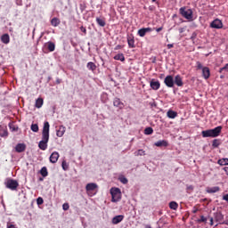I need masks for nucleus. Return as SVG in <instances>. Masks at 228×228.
<instances>
[{
	"label": "nucleus",
	"mask_w": 228,
	"mask_h": 228,
	"mask_svg": "<svg viewBox=\"0 0 228 228\" xmlns=\"http://www.w3.org/2000/svg\"><path fill=\"white\" fill-rule=\"evenodd\" d=\"M218 165H220L221 167H224L225 165H228V159H220L217 161Z\"/></svg>",
	"instance_id": "nucleus-33"
},
{
	"label": "nucleus",
	"mask_w": 228,
	"mask_h": 228,
	"mask_svg": "<svg viewBox=\"0 0 228 228\" xmlns=\"http://www.w3.org/2000/svg\"><path fill=\"white\" fill-rule=\"evenodd\" d=\"M61 167L64 170H69V164H67V161H62Z\"/></svg>",
	"instance_id": "nucleus-40"
},
{
	"label": "nucleus",
	"mask_w": 228,
	"mask_h": 228,
	"mask_svg": "<svg viewBox=\"0 0 228 228\" xmlns=\"http://www.w3.org/2000/svg\"><path fill=\"white\" fill-rule=\"evenodd\" d=\"M88 70H92V72H94V70H97V65L95 63L90 61L86 65Z\"/></svg>",
	"instance_id": "nucleus-25"
},
{
	"label": "nucleus",
	"mask_w": 228,
	"mask_h": 228,
	"mask_svg": "<svg viewBox=\"0 0 228 228\" xmlns=\"http://www.w3.org/2000/svg\"><path fill=\"white\" fill-rule=\"evenodd\" d=\"M175 85L176 86H183L184 83L183 82V77H181V75H176L174 79Z\"/></svg>",
	"instance_id": "nucleus-15"
},
{
	"label": "nucleus",
	"mask_w": 228,
	"mask_h": 228,
	"mask_svg": "<svg viewBox=\"0 0 228 228\" xmlns=\"http://www.w3.org/2000/svg\"><path fill=\"white\" fill-rule=\"evenodd\" d=\"M80 31H82V33H84V35H86V28L85 27H80Z\"/></svg>",
	"instance_id": "nucleus-44"
},
{
	"label": "nucleus",
	"mask_w": 228,
	"mask_h": 228,
	"mask_svg": "<svg viewBox=\"0 0 228 228\" xmlns=\"http://www.w3.org/2000/svg\"><path fill=\"white\" fill-rule=\"evenodd\" d=\"M179 13L187 20H193V11L191 9L186 11V7H181L179 9Z\"/></svg>",
	"instance_id": "nucleus-4"
},
{
	"label": "nucleus",
	"mask_w": 228,
	"mask_h": 228,
	"mask_svg": "<svg viewBox=\"0 0 228 228\" xmlns=\"http://www.w3.org/2000/svg\"><path fill=\"white\" fill-rule=\"evenodd\" d=\"M152 133H154V130L152 129V127H146L144 129V134H152Z\"/></svg>",
	"instance_id": "nucleus-37"
},
{
	"label": "nucleus",
	"mask_w": 228,
	"mask_h": 228,
	"mask_svg": "<svg viewBox=\"0 0 228 228\" xmlns=\"http://www.w3.org/2000/svg\"><path fill=\"white\" fill-rule=\"evenodd\" d=\"M86 190L88 195H90L91 191H94V190H97V183H87L86 186Z\"/></svg>",
	"instance_id": "nucleus-11"
},
{
	"label": "nucleus",
	"mask_w": 228,
	"mask_h": 228,
	"mask_svg": "<svg viewBox=\"0 0 228 228\" xmlns=\"http://www.w3.org/2000/svg\"><path fill=\"white\" fill-rule=\"evenodd\" d=\"M49 123L45 121L42 131V140L38 143V147L41 151L47 150V143H49Z\"/></svg>",
	"instance_id": "nucleus-1"
},
{
	"label": "nucleus",
	"mask_w": 228,
	"mask_h": 228,
	"mask_svg": "<svg viewBox=\"0 0 228 228\" xmlns=\"http://www.w3.org/2000/svg\"><path fill=\"white\" fill-rule=\"evenodd\" d=\"M223 200H226V202H228V194L223 196Z\"/></svg>",
	"instance_id": "nucleus-48"
},
{
	"label": "nucleus",
	"mask_w": 228,
	"mask_h": 228,
	"mask_svg": "<svg viewBox=\"0 0 228 228\" xmlns=\"http://www.w3.org/2000/svg\"><path fill=\"white\" fill-rule=\"evenodd\" d=\"M92 195H94V194H91V197H92Z\"/></svg>",
	"instance_id": "nucleus-60"
},
{
	"label": "nucleus",
	"mask_w": 228,
	"mask_h": 228,
	"mask_svg": "<svg viewBox=\"0 0 228 228\" xmlns=\"http://www.w3.org/2000/svg\"><path fill=\"white\" fill-rule=\"evenodd\" d=\"M61 22V21L56 17L53 18L51 20V24H52V26H53V28H58V26H60Z\"/></svg>",
	"instance_id": "nucleus-24"
},
{
	"label": "nucleus",
	"mask_w": 228,
	"mask_h": 228,
	"mask_svg": "<svg viewBox=\"0 0 228 228\" xmlns=\"http://www.w3.org/2000/svg\"><path fill=\"white\" fill-rule=\"evenodd\" d=\"M220 133H222L221 126L213 129L203 130L201 135L203 138H216V136H220Z\"/></svg>",
	"instance_id": "nucleus-2"
},
{
	"label": "nucleus",
	"mask_w": 228,
	"mask_h": 228,
	"mask_svg": "<svg viewBox=\"0 0 228 228\" xmlns=\"http://www.w3.org/2000/svg\"><path fill=\"white\" fill-rule=\"evenodd\" d=\"M110 195L112 197L111 202H118L122 199V192L120 189L117 187L110 189Z\"/></svg>",
	"instance_id": "nucleus-3"
},
{
	"label": "nucleus",
	"mask_w": 228,
	"mask_h": 228,
	"mask_svg": "<svg viewBox=\"0 0 228 228\" xmlns=\"http://www.w3.org/2000/svg\"><path fill=\"white\" fill-rule=\"evenodd\" d=\"M210 28L213 29H222L224 28V23L219 19H216L210 23Z\"/></svg>",
	"instance_id": "nucleus-6"
},
{
	"label": "nucleus",
	"mask_w": 228,
	"mask_h": 228,
	"mask_svg": "<svg viewBox=\"0 0 228 228\" xmlns=\"http://www.w3.org/2000/svg\"><path fill=\"white\" fill-rule=\"evenodd\" d=\"M126 40H127L128 47L130 49H134V47H136V45H134V36L133 34L128 35L126 37Z\"/></svg>",
	"instance_id": "nucleus-9"
},
{
	"label": "nucleus",
	"mask_w": 228,
	"mask_h": 228,
	"mask_svg": "<svg viewBox=\"0 0 228 228\" xmlns=\"http://www.w3.org/2000/svg\"><path fill=\"white\" fill-rule=\"evenodd\" d=\"M119 181H120V183H122L123 184H127V178H126V177H121V178H119Z\"/></svg>",
	"instance_id": "nucleus-43"
},
{
	"label": "nucleus",
	"mask_w": 228,
	"mask_h": 228,
	"mask_svg": "<svg viewBox=\"0 0 228 228\" xmlns=\"http://www.w3.org/2000/svg\"><path fill=\"white\" fill-rule=\"evenodd\" d=\"M199 211V208L197 207H193L192 213L195 215Z\"/></svg>",
	"instance_id": "nucleus-49"
},
{
	"label": "nucleus",
	"mask_w": 228,
	"mask_h": 228,
	"mask_svg": "<svg viewBox=\"0 0 228 228\" xmlns=\"http://www.w3.org/2000/svg\"><path fill=\"white\" fill-rule=\"evenodd\" d=\"M57 83L60 85V81L58 80Z\"/></svg>",
	"instance_id": "nucleus-59"
},
{
	"label": "nucleus",
	"mask_w": 228,
	"mask_h": 228,
	"mask_svg": "<svg viewBox=\"0 0 228 228\" xmlns=\"http://www.w3.org/2000/svg\"><path fill=\"white\" fill-rule=\"evenodd\" d=\"M185 30H186V28H179V33H184Z\"/></svg>",
	"instance_id": "nucleus-51"
},
{
	"label": "nucleus",
	"mask_w": 228,
	"mask_h": 228,
	"mask_svg": "<svg viewBox=\"0 0 228 228\" xmlns=\"http://www.w3.org/2000/svg\"><path fill=\"white\" fill-rule=\"evenodd\" d=\"M153 3H156L158 0H151Z\"/></svg>",
	"instance_id": "nucleus-58"
},
{
	"label": "nucleus",
	"mask_w": 228,
	"mask_h": 228,
	"mask_svg": "<svg viewBox=\"0 0 228 228\" xmlns=\"http://www.w3.org/2000/svg\"><path fill=\"white\" fill-rule=\"evenodd\" d=\"M224 77H225L224 75H221V76H220V78H221V79H224Z\"/></svg>",
	"instance_id": "nucleus-55"
},
{
	"label": "nucleus",
	"mask_w": 228,
	"mask_h": 228,
	"mask_svg": "<svg viewBox=\"0 0 228 228\" xmlns=\"http://www.w3.org/2000/svg\"><path fill=\"white\" fill-rule=\"evenodd\" d=\"M122 47H123L122 45H116V47L114 49H115V51H118V50L122 49Z\"/></svg>",
	"instance_id": "nucleus-46"
},
{
	"label": "nucleus",
	"mask_w": 228,
	"mask_h": 228,
	"mask_svg": "<svg viewBox=\"0 0 228 228\" xmlns=\"http://www.w3.org/2000/svg\"><path fill=\"white\" fill-rule=\"evenodd\" d=\"M40 174L43 177H47V175H49V173L47 172V167H42L40 170Z\"/></svg>",
	"instance_id": "nucleus-32"
},
{
	"label": "nucleus",
	"mask_w": 228,
	"mask_h": 228,
	"mask_svg": "<svg viewBox=\"0 0 228 228\" xmlns=\"http://www.w3.org/2000/svg\"><path fill=\"white\" fill-rule=\"evenodd\" d=\"M0 136L2 138L8 136V128L6 126H0Z\"/></svg>",
	"instance_id": "nucleus-16"
},
{
	"label": "nucleus",
	"mask_w": 228,
	"mask_h": 228,
	"mask_svg": "<svg viewBox=\"0 0 228 228\" xmlns=\"http://www.w3.org/2000/svg\"><path fill=\"white\" fill-rule=\"evenodd\" d=\"M151 31H153L151 28H142L138 30L137 35L143 37L147 33H151Z\"/></svg>",
	"instance_id": "nucleus-10"
},
{
	"label": "nucleus",
	"mask_w": 228,
	"mask_h": 228,
	"mask_svg": "<svg viewBox=\"0 0 228 228\" xmlns=\"http://www.w3.org/2000/svg\"><path fill=\"white\" fill-rule=\"evenodd\" d=\"M60 159V153L53 151L50 156V163H57Z\"/></svg>",
	"instance_id": "nucleus-12"
},
{
	"label": "nucleus",
	"mask_w": 228,
	"mask_h": 228,
	"mask_svg": "<svg viewBox=\"0 0 228 228\" xmlns=\"http://www.w3.org/2000/svg\"><path fill=\"white\" fill-rule=\"evenodd\" d=\"M96 22L98 26H101V28H104L106 26V20L104 18H96Z\"/></svg>",
	"instance_id": "nucleus-22"
},
{
	"label": "nucleus",
	"mask_w": 228,
	"mask_h": 228,
	"mask_svg": "<svg viewBox=\"0 0 228 228\" xmlns=\"http://www.w3.org/2000/svg\"><path fill=\"white\" fill-rule=\"evenodd\" d=\"M202 77H204V79H209V77H211V71L209 70V68L203 67Z\"/></svg>",
	"instance_id": "nucleus-13"
},
{
	"label": "nucleus",
	"mask_w": 228,
	"mask_h": 228,
	"mask_svg": "<svg viewBox=\"0 0 228 228\" xmlns=\"http://www.w3.org/2000/svg\"><path fill=\"white\" fill-rule=\"evenodd\" d=\"M37 206H42V204H44V199H42L41 197L37 198Z\"/></svg>",
	"instance_id": "nucleus-41"
},
{
	"label": "nucleus",
	"mask_w": 228,
	"mask_h": 228,
	"mask_svg": "<svg viewBox=\"0 0 228 228\" xmlns=\"http://www.w3.org/2000/svg\"><path fill=\"white\" fill-rule=\"evenodd\" d=\"M1 40L3 42V44H10V35L8 34H4L1 37Z\"/></svg>",
	"instance_id": "nucleus-26"
},
{
	"label": "nucleus",
	"mask_w": 228,
	"mask_h": 228,
	"mask_svg": "<svg viewBox=\"0 0 228 228\" xmlns=\"http://www.w3.org/2000/svg\"><path fill=\"white\" fill-rule=\"evenodd\" d=\"M5 186L9 190L15 191V190H17V188H19V182H17V180H14V179H9L6 181Z\"/></svg>",
	"instance_id": "nucleus-5"
},
{
	"label": "nucleus",
	"mask_w": 228,
	"mask_h": 228,
	"mask_svg": "<svg viewBox=\"0 0 228 228\" xmlns=\"http://www.w3.org/2000/svg\"><path fill=\"white\" fill-rule=\"evenodd\" d=\"M164 84L166 86H167V88H174V77L172 75L167 76L164 79Z\"/></svg>",
	"instance_id": "nucleus-7"
},
{
	"label": "nucleus",
	"mask_w": 228,
	"mask_h": 228,
	"mask_svg": "<svg viewBox=\"0 0 228 228\" xmlns=\"http://www.w3.org/2000/svg\"><path fill=\"white\" fill-rule=\"evenodd\" d=\"M114 60L118 61H126V57L124 56V53H118L114 56Z\"/></svg>",
	"instance_id": "nucleus-27"
},
{
	"label": "nucleus",
	"mask_w": 228,
	"mask_h": 228,
	"mask_svg": "<svg viewBox=\"0 0 228 228\" xmlns=\"http://www.w3.org/2000/svg\"><path fill=\"white\" fill-rule=\"evenodd\" d=\"M145 228H152V227H151V225H146V227Z\"/></svg>",
	"instance_id": "nucleus-57"
},
{
	"label": "nucleus",
	"mask_w": 228,
	"mask_h": 228,
	"mask_svg": "<svg viewBox=\"0 0 228 228\" xmlns=\"http://www.w3.org/2000/svg\"><path fill=\"white\" fill-rule=\"evenodd\" d=\"M135 156H145V151H143V150H138V151L135 152Z\"/></svg>",
	"instance_id": "nucleus-39"
},
{
	"label": "nucleus",
	"mask_w": 228,
	"mask_h": 228,
	"mask_svg": "<svg viewBox=\"0 0 228 228\" xmlns=\"http://www.w3.org/2000/svg\"><path fill=\"white\" fill-rule=\"evenodd\" d=\"M47 49H48V51H50V53H53L56 49V45L53 42H48L47 43Z\"/></svg>",
	"instance_id": "nucleus-28"
},
{
	"label": "nucleus",
	"mask_w": 228,
	"mask_h": 228,
	"mask_svg": "<svg viewBox=\"0 0 228 228\" xmlns=\"http://www.w3.org/2000/svg\"><path fill=\"white\" fill-rule=\"evenodd\" d=\"M156 147H168V142L162 140L155 142Z\"/></svg>",
	"instance_id": "nucleus-23"
},
{
	"label": "nucleus",
	"mask_w": 228,
	"mask_h": 228,
	"mask_svg": "<svg viewBox=\"0 0 228 228\" xmlns=\"http://www.w3.org/2000/svg\"><path fill=\"white\" fill-rule=\"evenodd\" d=\"M150 86L151 90H159V88H161V83H159V80L152 78L150 82Z\"/></svg>",
	"instance_id": "nucleus-8"
},
{
	"label": "nucleus",
	"mask_w": 228,
	"mask_h": 228,
	"mask_svg": "<svg viewBox=\"0 0 228 228\" xmlns=\"http://www.w3.org/2000/svg\"><path fill=\"white\" fill-rule=\"evenodd\" d=\"M214 218L216 222H222L224 221V215L222 214V212H216L214 213Z\"/></svg>",
	"instance_id": "nucleus-20"
},
{
	"label": "nucleus",
	"mask_w": 228,
	"mask_h": 228,
	"mask_svg": "<svg viewBox=\"0 0 228 228\" xmlns=\"http://www.w3.org/2000/svg\"><path fill=\"white\" fill-rule=\"evenodd\" d=\"M65 131H67V128L63 126V125L60 126L59 128L56 130V136L61 138V136L65 134Z\"/></svg>",
	"instance_id": "nucleus-14"
},
{
	"label": "nucleus",
	"mask_w": 228,
	"mask_h": 228,
	"mask_svg": "<svg viewBox=\"0 0 228 228\" xmlns=\"http://www.w3.org/2000/svg\"><path fill=\"white\" fill-rule=\"evenodd\" d=\"M113 105L116 108H119V110H122V108H124V103L120 101L119 98H115L113 101Z\"/></svg>",
	"instance_id": "nucleus-17"
},
{
	"label": "nucleus",
	"mask_w": 228,
	"mask_h": 228,
	"mask_svg": "<svg viewBox=\"0 0 228 228\" xmlns=\"http://www.w3.org/2000/svg\"><path fill=\"white\" fill-rule=\"evenodd\" d=\"M122 220H124L123 215L116 216L112 218V224L114 225H117V224H120V222H122Z\"/></svg>",
	"instance_id": "nucleus-18"
},
{
	"label": "nucleus",
	"mask_w": 228,
	"mask_h": 228,
	"mask_svg": "<svg viewBox=\"0 0 228 228\" xmlns=\"http://www.w3.org/2000/svg\"><path fill=\"white\" fill-rule=\"evenodd\" d=\"M42 106H44V99L38 98L36 100V108L40 109Z\"/></svg>",
	"instance_id": "nucleus-30"
},
{
	"label": "nucleus",
	"mask_w": 228,
	"mask_h": 228,
	"mask_svg": "<svg viewBox=\"0 0 228 228\" xmlns=\"http://www.w3.org/2000/svg\"><path fill=\"white\" fill-rule=\"evenodd\" d=\"M217 191H220V187L218 186L207 188V193H217Z\"/></svg>",
	"instance_id": "nucleus-21"
},
{
	"label": "nucleus",
	"mask_w": 228,
	"mask_h": 228,
	"mask_svg": "<svg viewBox=\"0 0 228 228\" xmlns=\"http://www.w3.org/2000/svg\"><path fill=\"white\" fill-rule=\"evenodd\" d=\"M220 146V140L218 139H214L212 142V147L215 149L218 148Z\"/></svg>",
	"instance_id": "nucleus-34"
},
{
	"label": "nucleus",
	"mask_w": 228,
	"mask_h": 228,
	"mask_svg": "<svg viewBox=\"0 0 228 228\" xmlns=\"http://www.w3.org/2000/svg\"><path fill=\"white\" fill-rule=\"evenodd\" d=\"M194 37H197V34L193 33L191 38H193Z\"/></svg>",
	"instance_id": "nucleus-56"
},
{
	"label": "nucleus",
	"mask_w": 228,
	"mask_h": 228,
	"mask_svg": "<svg viewBox=\"0 0 228 228\" xmlns=\"http://www.w3.org/2000/svg\"><path fill=\"white\" fill-rule=\"evenodd\" d=\"M31 131L33 133H38V125L37 124H32L30 126Z\"/></svg>",
	"instance_id": "nucleus-36"
},
{
	"label": "nucleus",
	"mask_w": 228,
	"mask_h": 228,
	"mask_svg": "<svg viewBox=\"0 0 228 228\" xmlns=\"http://www.w3.org/2000/svg\"><path fill=\"white\" fill-rule=\"evenodd\" d=\"M10 129H12V131H17L19 128L10 126Z\"/></svg>",
	"instance_id": "nucleus-52"
},
{
	"label": "nucleus",
	"mask_w": 228,
	"mask_h": 228,
	"mask_svg": "<svg viewBox=\"0 0 228 228\" xmlns=\"http://www.w3.org/2000/svg\"><path fill=\"white\" fill-rule=\"evenodd\" d=\"M197 69H204V68L202 67V63H200V61H198V62H197Z\"/></svg>",
	"instance_id": "nucleus-45"
},
{
	"label": "nucleus",
	"mask_w": 228,
	"mask_h": 228,
	"mask_svg": "<svg viewBox=\"0 0 228 228\" xmlns=\"http://www.w3.org/2000/svg\"><path fill=\"white\" fill-rule=\"evenodd\" d=\"M16 152H24L26 151V144L24 143H18L15 147Z\"/></svg>",
	"instance_id": "nucleus-19"
},
{
	"label": "nucleus",
	"mask_w": 228,
	"mask_h": 228,
	"mask_svg": "<svg viewBox=\"0 0 228 228\" xmlns=\"http://www.w3.org/2000/svg\"><path fill=\"white\" fill-rule=\"evenodd\" d=\"M7 228H17L15 224H10V223H7Z\"/></svg>",
	"instance_id": "nucleus-47"
},
{
	"label": "nucleus",
	"mask_w": 228,
	"mask_h": 228,
	"mask_svg": "<svg viewBox=\"0 0 228 228\" xmlns=\"http://www.w3.org/2000/svg\"><path fill=\"white\" fill-rule=\"evenodd\" d=\"M172 47H174V45H173V44H168V45H167V49H172Z\"/></svg>",
	"instance_id": "nucleus-53"
},
{
	"label": "nucleus",
	"mask_w": 228,
	"mask_h": 228,
	"mask_svg": "<svg viewBox=\"0 0 228 228\" xmlns=\"http://www.w3.org/2000/svg\"><path fill=\"white\" fill-rule=\"evenodd\" d=\"M157 33H159V31H163V27H159L156 28Z\"/></svg>",
	"instance_id": "nucleus-50"
},
{
	"label": "nucleus",
	"mask_w": 228,
	"mask_h": 228,
	"mask_svg": "<svg viewBox=\"0 0 228 228\" xmlns=\"http://www.w3.org/2000/svg\"><path fill=\"white\" fill-rule=\"evenodd\" d=\"M70 208V206L69 205V203H64L62 205V208L64 211H69V208Z\"/></svg>",
	"instance_id": "nucleus-42"
},
{
	"label": "nucleus",
	"mask_w": 228,
	"mask_h": 228,
	"mask_svg": "<svg viewBox=\"0 0 228 228\" xmlns=\"http://www.w3.org/2000/svg\"><path fill=\"white\" fill-rule=\"evenodd\" d=\"M225 72H228V63L219 69V74H225Z\"/></svg>",
	"instance_id": "nucleus-35"
},
{
	"label": "nucleus",
	"mask_w": 228,
	"mask_h": 228,
	"mask_svg": "<svg viewBox=\"0 0 228 228\" xmlns=\"http://www.w3.org/2000/svg\"><path fill=\"white\" fill-rule=\"evenodd\" d=\"M214 224V219L213 217H210V225H213Z\"/></svg>",
	"instance_id": "nucleus-54"
},
{
	"label": "nucleus",
	"mask_w": 228,
	"mask_h": 228,
	"mask_svg": "<svg viewBox=\"0 0 228 228\" xmlns=\"http://www.w3.org/2000/svg\"><path fill=\"white\" fill-rule=\"evenodd\" d=\"M167 115L168 117V118H175V117H177V112L176 111H174L172 110H169L167 112Z\"/></svg>",
	"instance_id": "nucleus-29"
},
{
	"label": "nucleus",
	"mask_w": 228,
	"mask_h": 228,
	"mask_svg": "<svg viewBox=\"0 0 228 228\" xmlns=\"http://www.w3.org/2000/svg\"><path fill=\"white\" fill-rule=\"evenodd\" d=\"M208 222V218H206L204 216H200V218L198 219V224H206Z\"/></svg>",
	"instance_id": "nucleus-38"
},
{
	"label": "nucleus",
	"mask_w": 228,
	"mask_h": 228,
	"mask_svg": "<svg viewBox=\"0 0 228 228\" xmlns=\"http://www.w3.org/2000/svg\"><path fill=\"white\" fill-rule=\"evenodd\" d=\"M169 208L170 209H174V211H176V209L179 208V204H177V202L175 201H171L169 203Z\"/></svg>",
	"instance_id": "nucleus-31"
}]
</instances>
